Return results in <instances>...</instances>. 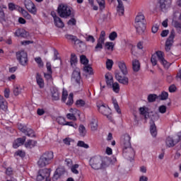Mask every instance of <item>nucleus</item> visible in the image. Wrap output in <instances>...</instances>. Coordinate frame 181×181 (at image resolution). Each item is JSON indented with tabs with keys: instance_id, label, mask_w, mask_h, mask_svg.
<instances>
[{
	"instance_id": "1",
	"label": "nucleus",
	"mask_w": 181,
	"mask_h": 181,
	"mask_svg": "<svg viewBox=\"0 0 181 181\" xmlns=\"http://www.w3.org/2000/svg\"><path fill=\"white\" fill-rule=\"evenodd\" d=\"M118 67L121 71L116 70L115 72V78L120 83V84H124V86H128L129 79L128 77L125 76L128 74V69H127V65L124 62H119L117 63Z\"/></svg>"
},
{
	"instance_id": "2",
	"label": "nucleus",
	"mask_w": 181,
	"mask_h": 181,
	"mask_svg": "<svg viewBox=\"0 0 181 181\" xmlns=\"http://www.w3.org/2000/svg\"><path fill=\"white\" fill-rule=\"evenodd\" d=\"M90 165L95 170L105 169L108 166V158H103L100 156L93 157L90 160Z\"/></svg>"
},
{
	"instance_id": "3",
	"label": "nucleus",
	"mask_w": 181,
	"mask_h": 181,
	"mask_svg": "<svg viewBox=\"0 0 181 181\" xmlns=\"http://www.w3.org/2000/svg\"><path fill=\"white\" fill-rule=\"evenodd\" d=\"M54 156L53 155V152L52 151H46L39 158L37 161V165L39 168H45V166H47V165H50L52 160H53V158Z\"/></svg>"
},
{
	"instance_id": "4",
	"label": "nucleus",
	"mask_w": 181,
	"mask_h": 181,
	"mask_svg": "<svg viewBox=\"0 0 181 181\" xmlns=\"http://www.w3.org/2000/svg\"><path fill=\"white\" fill-rule=\"evenodd\" d=\"M135 27L136 32L139 35H142L146 29V25H145V16L144 14H139L135 19Z\"/></svg>"
},
{
	"instance_id": "5",
	"label": "nucleus",
	"mask_w": 181,
	"mask_h": 181,
	"mask_svg": "<svg viewBox=\"0 0 181 181\" xmlns=\"http://www.w3.org/2000/svg\"><path fill=\"white\" fill-rule=\"evenodd\" d=\"M57 13L60 18H67L71 15V10L67 5L60 4L57 8Z\"/></svg>"
},
{
	"instance_id": "6",
	"label": "nucleus",
	"mask_w": 181,
	"mask_h": 181,
	"mask_svg": "<svg viewBox=\"0 0 181 181\" xmlns=\"http://www.w3.org/2000/svg\"><path fill=\"white\" fill-rule=\"evenodd\" d=\"M16 59L21 66H28L29 60L28 59V53L25 51H18L16 52Z\"/></svg>"
},
{
	"instance_id": "7",
	"label": "nucleus",
	"mask_w": 181,
	"mask_h": 181,
	"mask_svg": "<svg viewBox=\"0 0 181 181\" xmlns=\"http://www.w3.org/2000/svg\"><path fill=\"white\" fill-rule=\"evenodd\" d=\"M71 81L72 83H76L78 88H80V87L83 86V83H81V75L80 69L76 68L75 70L73 71Z\"/></svg>"
},
{
	"instance_id": "8",
	"label": "nucleus",
	"mask_w": 181,
	"mask_h": 181,
	"mask_svg": "<svg viewBox=\"0 0 181 181\" xmlns=\"http://www.w3.org/2000/svg\"><path fill=\"white\" fill-rule=\"evenodd\" d=\"M50 177V169L44 168L42 170H40L38 171V174L37 175V181H42L44 180V179H49Z\"/></svg>"
},
{
	"instance_id": "9",
	"label": "nucleus",
	"mask_w": 181,
	"mask_h": 181,
	"mask_svg": "<svg viewBox=\"0 0 181 181\" xmlns=\"http://www.w3.org/2000/svg\"><path fill=\"white\" fill-rule=\"evenodd\" d=\"M156 119H159V116H158V115H154L150 121V132L152 136H156L158 134V132H156V125H155V121H156Z\"/></svg>"
},
{
	"instance_id": "10",
	"label": "nucleus",
	"mask_w": 181,
	"mask_h": 181,
	"mask_svg": "<svg viewBox=\"0 0 181 181\" xmlns=\"http://www.w3.org/2000/svg\"><path fill=\"white\" fill-rule=\"evenodd\" d=\"M24 5L26 9L30 12V13H33V15H36L37 10L36 9V6L35 4L32 2L30 0H25Z\"/></svg>"
},
{
	"instance_id": "11",
	"label": "nucleus",
	"mask_w": 181,
	"mask_h": 181,
	"mask_svg": "<svg viewBox=\"0 0 181 181\" xmlns=\"http://www.w3.org/2000/svg\"><path fill=\"white\" fill-rule=\"evenodd\" d=\"M123 155L127 159L132 160L135 158V151L131 146L123 148Z\"/></svg>"
},
{
	"instance_id": "12",
	"label": "nucleus",
	"mask_w": 181,
	"mask_h": 181,
	"mask_svg": "<svg viewBox=\"0 0 181 181\" xmlns=\"http://www.w3.org/2000/svg\"><path fill=\"white\" fill-rule=\"evenodd\" d=\"M120 144L123 146V149L131 147V136L124 134L121 138Z\"/></svg>"
},
{
	"instance_id": "13",
	"label": "nucleus",
	"mask_w": 181,
	"mask_h": 181,
	"mask_svg": "<svg viewBox=\"0 0 181 181\" xmlns=\"http://www.w3.org/2000/svg\"><path fill=\"white\" fill-rule=\"evenodd\" d=\"M173 39H175V30L170 32V36L165 42V52H170L172 45H173Z\"/></svg>"
},
{
	"instance_id": "14",
	"label": "nucleus",
	"mask_w": 181,
	"mask_h": 181,
	"mask_svg": "<svg viewBox=\"0 0 181 181\" xmlns=\"http://www.w3.org/2000/svg\"><path fill=\"white\" fill-rule=\"evenodd\" d=\"M26 141V136H23L22 138H18L13 141V147L15 149H17V148H19V146H22L23 144Z\"/></svg>"
},
{
	"instance_id": "15",
	"label": "nucleus",
	"mask_w": 181,
	"mask_h": 181,
	"mask_svg": "<svg viewBox=\"0 0 181 181\" xmlns=\"http://www.w3.org/2000/svg\"><path fill=\"white\" fill-rule=\"evenodd\" d=\"M123 1H128V0H123ZM118 6L117 7V11L119 16H122L124 15V3H122V0H117Z\"/></svg>"
},
{
	"instance_id": "16",
	"label": "nucleus",
	"mask_w": 181,
	"mask_h": 181,
	"mask_svg": "<svg viewBox=\"0 0 181 181\" xmlns=\"http://www.w3.org/2000/svg\"><path fill=\"white\" fill-rule=\"evenodd\" d=\"M51 95L54 101H58V100H60V93H59V90L56 88H52L51 89Z\"/></svg>"
},
{
	"instance_id": "17",
	"label": "nucleus",
	"mask_w": 181,
	"mask_h": 181,
	"mask_svg": "<svg viewBox=\"0 0 181 181\" xmlns=\"http://www.w3.org/2000/svg\"><path fill=\"white\" fill-rule=\"evenodd\" d=\"M99 112H101L103 115L108 116L111 114V109L105 107L104 105H102L98 107Z\"/></svg>"
},
{
	"instance_id": "18",
	"label": "nucleus",
	"mask_w": 181,
	"mask_h": 181,
	"mask_svg": "<svg viewBox=\"0 0 181 181\" xmlns=\"http://www.w3.org/2000/svg\"><path fill=\"white\" fill-rule=\"evenodd\" d=\"M15 35L20 37H24L25 39H26V37L29 36V33H28L25 30L18 29L15 33Z\"/></svg>"
},
{
	"instance_id": "19",
	"label": "nucleus",
	"mask_w": 181,
	"mask_h": 181,
	"mask_svg": "<svg viewBox=\"0 0 181 181\" xmlns=\"http://www.w3.org/2000/svg\"><path fill=\"white\" fill-rule=\"evenodd\" d=\"M0 110L6 111L8 110V102L0 95Z\"/></svg>"
},
{
	"instance_id": "20",
	"label": "nucleus",
	"mask_w": 181,
	"mask_h": 181,
	"mask_svg": "<svg viewBox=\"0 0 181 181\" xmlns=\"http://www.w3.org/2000/svg\"><path fill=\"white\" fill-rule=\"evenodd\" d=\"M132 69L135 73H138L139 70H141V63L138 59H134L132 61Z\"/></svg>"
},
{
	"instance_id": "21",
	"label": "nucleus",
	"mask_w": 181,
	"mask_h": 181,
	"mask_svg": "<svg viewBox=\"0 0 181 181\" xmlns=\"http://www.w3.org/2000/svg\"><path fill=\"white\" fill-rule=\"evenodd\" d=\"M36 81L40 88H43V87H45V82L43 81V78H42V76H40L39 73H37L36 74Z\"/></svg>"
},
{
	"instance_id": "22",
	"label": "nucleus",
	"mask_w": 181,
	"mask_h": 181,
	"mask_svg": "<svg viewBox=\"0 0 181 181\" xmlns=\"http://www.w3.org/2000/svg\"><path fill=\"white\" fill-rule=\"evenodd\" d=\"M78 60L77 59V56L76 54L72 53L71 54V58H70V63L71 67H76V64L78 63Z\"/></svg>"
},
{
	"instance_id": "23",
	"label": "nucleus",
	"mask_w": 181,
	"mask_h": 181,
	"mask_svg": "<svg viewBox=\"0 0 181 181\" xmlns=\"http://www.w3.org/2000/svg\"><path fill=\"white\" fill-rule=\"evenodd\" d=\"M91 131H97L98 129V121L95 119H93L90 122Z\"/></svg>"
},
{
	"instance_id": "24",
	"label": "nucleus",
	"mask_w": 181,
	"mask_h": 181,
	"mask_svg": "<svg viewBox=\"0 0 181 181\" xmlns=\"http://www.w3.org/2000/svg\"><path fill=\"white\" fill-rule=\"evenodd\" d=\"M54 22L57 28H64V23H63L61 18H56L55 20H54Z\"/></svg>"
},
{
	"instance_id": "25",
	"label": "nucleus",
	"mask_w": 181,
	"mask_h": 181,
	"mask_svg": "<svg viewBox=\"0 0 181 181\" xmlns=\"http://www.w3.org/2000/svg\"><path fill=\"white\" fill-rule=\"evenodd\" d=\"M36 144H37L36 141L28 140V141L25 144V148H28L30 149L32 148H35V146H36Z\"/></svg>"
},
{
	"instance_id": "26",
	"label": "nucleus",
	"mask_w": 181,
	"mask_h": 181,
	"mask_svg": "<svg viewBox=\"0 0 181 181\" xmlns=\"http://www.w3.org/2000/svg\"><path fill=\"white\" fill-rule=\"evenodd\" d=\"M22 93V87H21V85H16L14 86L13 89V94L14 95L18 96L19 94Z\"/></svg>"
},
{
	"instance_id": "27",
	"label": "nucleus",
	"mask_w": 181,
	"mask_h": 181,
	"mask_svg": "<svg viewBox=\"0 0 181 181\" xmlns=\"http://www.w3.org/2000/svg\"><path fill=\"white\" fill-rule=\"evenodd\" d=\"M160 8L161 11H166V7L168 6V1L160 0L159 1Z\"/></svg>"
},
{
	"instance_id": "28",
	"label": "nucleus",
	"mask_w": 181,
	"mask_h": 181,
	"mask_svg": "<svg viewBox=\"0 0 181 181\" xmlns=\"http://www.w3.org/2000/svg\"><path fill=\"white\" fill-rule=\"evenodd\" d=\"M104 42L105 41H101L100 40H98V43L95 47V52L100 51L103 49V45H104Z\"/></svg>"
},
{
	"instance_id": "29",
	"label": "nucleus",
	"mask_w": 181,
	"mask_h": 181,
	"mask_svg": "<svg viewBox=\"0 0 181 181\" xmlns=\"http://www.w3.org/2000/svg\"><path fill=\"white\" fill-rule=\"evenodd\" d=\"M140 114L144 116L145 119H148L149 118V112H148L144 107L139 108Z\"/></svg>"
},
{
	"instance_id": "30",
	"label": "nucleus",
	"mask_w": 181,
	"mask_h": 181,
	"mask_svg": "<svg viewBox=\"0 0 181 181\" xmlns=\"http://www.w3.org/2000/svg\"><path fill=\"white\" fill-rule=\"evenodd\" d=\"M78 131L81 136H86V134H87V131L86 130V127H84V125L81 124L79 126Z\"/></svg>"
},
{
	"instance_id": "31",
	"label": "nucleus",
	"mask_w": 181,
	"mask_h": 181,
	"mask_svg": "<svg viewBox=\"0 0 181 181\" xmlns=\"http://www.w3.org/2000/svg\"><path fill=\"white\" fill-rule=\"evenodd\" d=\"M99 5V8L100 11H104L105 9V0H96Z\"/></svg>"
},
{
	"instance_id": "32",
	"label": "nucleus",
	"mask_w": 181,
	"mask_h": 181,
	"mask_svg": "<svg viewBox=\"0 0 181 181\" xmlns=\"http://www.w3.org/2000/svg\"><path fill=\"white\" fill-rule=\"evenodd\" d=\"M80 62L81 64H84V66H87V64H88V59H87V57H86V55L80 56Z\"/></svg>"
},
{
	"instance_id": "33",
	"label": "nucleus",
	"mask_w": 181,
	"mask_h": 181,
	"mask_svg": "<svg viewBox=\"0 0 181 181\" xmlns=\"http://www.w3.org/2000/svg\"><path fill=\"white\" fill-rule=\"evenodd\" d=\"M156 98H158V95L156 94H150L148 96V103H155L156 101Z\"/></svg>"
},
{
	"instance_id": "34",
	"label": "nucleus",
	"mask_w": 181,
	"mask_h": 181,
	"mask_svg": "<svg viewBox=\"0 0 181 181\" xmlns=\"http://www.w3.org/2000/svg\"><path fill=\"white\" fill-rule=\"evenodd\" d=\"M25 135H27V136H30L31 138L35 137V132L33 130H32V129H29L27 127V129H25Z\"/></svg>"
},
{
	"instance_id": "35",
	"label": "nucleus",
	"mask_w": 181,
	"mask_h": 181,
	"mask_svg": "<svg viewBox=\"0 0 181 181\" xmlns=\"http://www.w3.org/2000/svg\"><path fill=\"white\" fill-rule=\"evenodd\" d=\"M113 65L114 61H112V59H107L106 61V69H107V70H111Z\"/></svg>"
},
{
	"instance_id": "36",
	"label": "nucleus",
	"mask_w": 181,
	"mask_h": 181,
	"mask_svg": "<svg viewBox=\"0 0 181 181\" xmlns=\"http://www.w3.org/2000/svg\"><path fill=\"white\" fill-rule=\"evenodd\" d=\"M112 104L117 112L118 114H121V110L119 109V105H118V103L117 102V100L112 99Z\"/></svg>"
},
{
	"instance_id": "37",
	"label": "nucleus",
	"mask_w": 181,
	"mask_h": 181,
	"mask_svg": "<svg viewBox=\"0 0 181 181\" xmlns=\"http://www.w3.org/2000/svg\"><path fill=\"white\" fill-rule=\"evenodd\" d=\"M66 39H67L68 40H71V42H77V40H78L77 39V37L73 35H70V34H67L65 35Z\"/></svg>"
},
{
	"instance_id": "38",
	"label": "nucleus",
	"mask_w": 181,
	"mask_h": 181,
	"mask_svg": "<svg viewBox=\"0 0 181 181\" xmlns=\"http://www.w3.org/2000/svg\"><path fill=\"white\" fill-rule=\"evenodd\" d=\"M83 71H85V73H88V74H90V75L93 74V68L90 66V65L85 66L83 67Z\"/></svg>"
},
{
	"instance_id": "39",
	"label": "nucleus",
	"mask_w": 181,
	"mask_h": 181,
	"mask_svg": "<svg viewBox=\"0 0 181 181\" xmlns=\"http://www.w3.org/2000/svg\"><path fill=\"white\" fill-rule=\"evenodd\" d=\"M112 90L115 93H119V84L117 82L112 83Z\"/></svg>"
},
{
	"instance_id": "40",
	"label": "nucleus",
	"mask_w": 181,
	"mask_h": 181,
	"mask_svg": "<svg viewBox=\"0 0 181 181\" xmlns=\"http://www.w3.org/2000/svg\"><path fill=\"white\" fill-rule=\"evenodd\" d=\"M21 11L23 16L24 18H26V19H30L32 18V16H30V14H29V13H28V11H26L25 9L21 8Z\"/></svg>"
},
{
	"instance_id": "41",
	"label": "nucleus",
	"mask_w": 181,
	"mask_h": 181,
	"mask_svg": "<svg viewBox=\"0 0 181 181\" xmlns=\"http://www.w3.org/2000/svg\"><path fill=\"white\" fill-rule=\"evenodd\" d=\"M105 47L107 50H114V43L110 42H105Z\"/></svg>"
},
{
	"instance_id": "42",
	"label": "nucleus",
	"mask_w": 181,
	"mask_h": 181,
	"mask_svg": "<svg viewBox=\"0 0 181 181\" xmlns=\"http://www.w3.org/2000/svg\"><path fill=\"white\" fill-rule=\"evenodd\" d=\"M154 54L156 56V57H158L159 62H161L163 59H165L163 57V52H162L161 51H157Z\"/></svg>"
},
{
	"instance_id": "43",
	"label": "nucleus",
	"mask_w": 181,
	"mask_h": 181,
	"mask_svg": "<svg viewBox=\"0 0 181 181\" xmlns=\"http://www.w3.org/2000/svg\"><path fill=\"white\" fill-rule=\"evenodd\" d=\"M118 37V34H117V32L113 31L109 35V39L110 40L114 41L115 39Z\"/></svg>"
},
{
	"instance_id": "44",
	"label": "nucleus",
	"mask_w": 181,
	"mask_h": 181,
	"mask_svg": "<svg viewBox=\"0 0 181 181\" xmlns=\"http://www.w3.org/2000/svg\"><path fill=\"white\" fill-rule=\"evenodd\" d=\"M35 62H37L38 67H43V61L40 57H35Z\"/></svg>"
},
{
	"instance_id": "45",
	"label": "nucleus",
	"mask_w": 181,
	"mask_h": 181,
	"mask_svg": "<svg viewBox=\"0 0 181 181\" xmlns=\"http://www.w3.org/2000/svg\"><path fill=\"white\" fill-rule=\"evenodd\" d=\"M160 100H168V97H169V93L168 92H162V93L158 96Z\"/></svg>"
},
{
	"instance_id": "46",
	"label": "nucleus",
	"mask_w": 181,
	"mask_h": 181,
	"mask_svg": "<svg viewBox=\"0 0 181 181\" xmlns=\"http://www.w3.org/2000/svg\"><path fill=\"white\" fill-rule=\"evenodd\" d=\"M74 95L73 93H70L68 97V101L66 102V105H71L74 100H73Z\"/></svg>"
},
{
	"instance_id": "47",
	"label": "nucleus",
	"mask_w": 181,
	"mask_h": 181,
	"mask_svg": "<svg viewBox=\"0 0 181 181\" xmlns=\"http://www.w3.org/2000/svg\"><path fill=\"white\" fill-rule=\"evenodd\" d=\"M77 145H78V146H80L81 148H85V149H88V148H89L88 144H86L83 141H79L78 142Z\"/></svg>"
},
{
	"instance_id": "48",
	"label": "nucleus",
	"mask_w": 181,
	"mask_h": 181,
	"mask_svg": "<svg viewBox=\"0 0 181 181\" xmlns=\"http://www.w3.org/2000/svg\"><path fill=\"white\" fill-rule=\"evenodd\" d=\"M77 169H78V164L74 165L71 168V172L75 175H78V170Z\"/></svg>"
},
{
	"instance_id": "49",
	"label": "nucleus",
	"mask_w": 181,
	"mask_h": 181,
	"mask_svg": "<svg viewBox=\"0 0 181 181\" xmlns=\"http://www.w3.org/2000/svg\"><path fill=\"white\" fill-rule=\"evenodd\" d=\"M160 63H161V64H163V66L165 67V69H169V67H170V63L168 62V61H166L165 59H163L161 62H160Z\"/></svg>"
},
{
	"instance_id": "50",
	"label": "nucleus",
	"mask_w": 181,
	"mask_h": 181,
	"mask_svg": "<svg viewBox=\"0 0 181 181\" xmlns=\"http://www.w3.org/2000/svg\"><path fill=\"white\" fill-rule=\"evenodd\" d=\"M68 95L69 93H67V90H63L62 96V101H63V103H66Z\"/></svg>"
},
{
	"instance_id": "51",
	"label": "nucleus",
	"mask_w": 181,
	"mask_h": 181,
	"mask_svg": "<svg viewBox=\"0 0 181 181\" xmlns=\"http://www.w3.org/2000/svg\"><path fill=\"white\" fill-rule=\"evenodd\" d=\"M57 121L60 125H66V119L64 117H59L57 119Z\"/></svg>"
},
{
	"instance_id": "52",
	"label": "nucleus",
	"mask_w": 181,
	"mask_h": 181,
	"mask_svg": "<svg viewBox=\"0 0 181 181\" xmlns=\"http://www.w3.org/2000/svg\"><path fill=\"white\" fill-rule=\"evenodd\" d=\"M98 40H100L101 42H105V31H101Z\"/></svg>"
},
{
	"instance_id": "53",
	"label": "nucleus",
	"mask_w": 181,
	"mask_h": 181,
	"mask_svg": "<svg viewBox=\"0 0 181 181\" xmlns=\"http://www.w3.org/2000/svg\"><path fill=\"white\" fill-rule=\"evenodd\" d=\"M66 118H68V119H72V121H77V118L74 116V114L68 113L66 115Z\"/></svg>"
},
{
	"instance_id": "54",
	"label": "nucleus",
	"mask_w": 181,
	"mask_h": 181,
	"mask_svg": "<svg viewBox=\"0 0 181 181\" xmlns=\"http://www.w3.org/2000/svg\"><path fill=\"white\" fill-rule=\"evenodd\" d=\"M65 125H68L69 127H73L74 128H75V129H77V127H78L77 124L73 122H66Z\"/></svg>"
},
{
	"instance_id": "55",
	"label": "nucleus",
	"mask_w": 181,
	"mask_h": 181,
	"mask_svg": "<svg viewBox=\"0 0 181 181\" xmlns=\"http://www.w3.org/2000/svg\"><path fill=\"white\" fill-rule=\"evenodd\" d=\"M76 105H78V107H84L86 102L83 100H78L76 102Z\"/></svg>"
},
{
	"instance_id": "56",
	"label": "nucleus",
	"mask_w": 181,
	"mask_h": 181,
	"mask_svg": "<svg viewBox=\"0 0 181 181\" xmlns=\"http://www.w3.org/2000/svg\"><path fill=\"white\" fill-rule=\"evenodd\" d=\"M151 62L153 66H156V64H157V63H158V61H157V59H156V55L153 54V55L151 56Z\"/></svg>"
},
{
	"instance_id": "57",
	"label": "nucleus",
	"mask_w": 181,
	"mask_h": 181,
	"mask_svg": "<svg viewBox=\"0 0 181 181\" xmlns=\"http://www.w3.org/2000/svg\"><path fill=\"white\" fill-rule=\"evenodd\" d=\"M18 129L21 131V132H23V134H26V129H27L26 127H24L23 125H22V124H18Z\"/></svg>"
},
{
	"instance_id": "58",
	"label": "nucleus",
	"mask_w": 181,
	"mask_h": 181,
	"mask_svg": "<svg viewBox=\"0 0 181 181\" xmlns=\"http://www.w3.org/2000/svg\"><path fill=\"white\" fill-rule=\"evenodd\" d=\"M158 111L160 112V114H165L166 112V106L165 105H161L158 107Z\"/></svg>"
},
{
	"instance_id": "59",
	"label": "nucleus",
	"mask_w": 181,
	"mask_h": 181,
	"mask_svg": "<svg viewBox=\"0 0 181 181\" xmlns=\"http://www.w3.org/2000/svg\"><path fill=\"white\" fill-rule=\"evenodd\" d=\"M88 3L93 8V11H98V6H94V0H88Z\"/></svg>"
},
{
	"instance_id": "60",
	"label": "nucleus",
	"mask_w": 181,
	"mask_h": 181,
	"mask_svg": "<svg viewBox=\"0 0 181 181\" xmlns=\"http://www.w3.org/2000/svg\"><path fill=\"white\" fill-rule=\"evenodd\" d=\"M86 42H91L92 43H94L95 42V39L93 35H88L86 38Z\"/></svg>"
},
{
	"instance_id": "61",
	"label": "nucleus",
	"mask_w": 181,
	"mask_h": 181,
	"mask_svg": "<svg viewBox=\"0 0 181 181\" xmlns=\"http://www.w3.org/2000/svg\"><path fill=\"white\" fill-rule=\"evenodd\" d=\"M59 177H60V174L59 173V170H57L54 174L53 176V180H57V179H59Z\"/></svg>"
},
{
	"instance_id": "62",
	"label": "nucleus",
	"mask_w": 181,
	"mask_h": 181,
	"mask_svg": "<svg viewBox=\"0 0 181 181\" xmlns=\"http://www.w3.org/2000/svg\"><path fill=\"white\" fill-rule=\"evenodd\" d=\"M16 155H17V156H21V158H23L25 157V151L18 150L16 152Z\"/></svg>"
},
{
	"instance_id": "63",
	"label": "nucleus",
	"mask_w": 181,
	"mask_h": 181,
	"mask_svg": "<svg viewBox=\"0 0 181 181\" xmlns=\"http://www.w3.org/2000/svg\"><path fill=\"white\" fill-rule=\"evenodd\" d=\"M168 35H169V30H164L160 33V36L162 37H166V36H168Z\"/></svg>"
},
{
	"instance_id": "64",
	"label": "nucleus",
	"mask_w": 181,
	"mask_h": 181,
	"mask_svg": "<svg viewBox=\"0 0 181 181\" xmlns=\"http://www.w3.org/2000/svg\"><path fill=\"white\" fill-rule=\"evenodd\" d=\"M168 90H169V92L170 93H175V91H176V86H175V85H171L170 87H169V88H168Z\"/></svg>"
}]
</instances>
